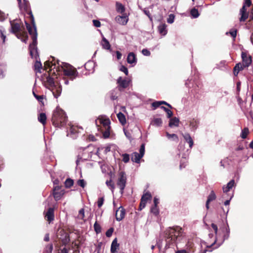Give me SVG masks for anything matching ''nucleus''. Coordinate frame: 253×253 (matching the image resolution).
Segmentation results:
<instances>
[{
    "mask_svg": "<svg viewBox=\"0 0 253 253\" xmlns=\"http://www.w3.org/2000/svg\"><path fill=\"white\" fill-rule=\"evenodd\" d=\"M142 156H141L139 153L136 152H133L131 154V161L136 163H139L140 159L142 158Z\"/></svg>",
    "mask_w": 253,
    "mask_h": 253,
    "instance_id": "nucleus-21",
    "label": "nucleus"
},
{
    "mask_svg": "<svg viewBox=\"0 0 253 253\" xmlns=\"http://www.w3.org/2000/svg\"><path fill=\"white\" fill-rule=\"evenodd\" d=\"M127 62L130 64L135 65L137 63V58L135 54L133 52L128 53L127 57Z\"/></svg>",
    "mask_w": 253,
    "mask_h": 253,
    "instance_id": "nucleus-17",
    "label": "nucleus"
},
{
    "mask_svg": "<svg viewBox=\"0 0 253 253\" xmlns=\"http://www.w3.org/2000/svg\"><path fill=\"white\" fill-rule=\"evenodd\" d=\"M242 59V64L245 65L244 67L248 68L252 63V57L251 55L248 54L245 52H242L241 54Z\"/></svg>",
    "mask_w": 253,
    "mask_h": 253,
    "instance_id": "nucleus-13",
    "label": "nucleus"
},
{
    "mask_svg": "<svg viewBox=\"0 0 253 253\" xmlns=\"http://www.w3.org/2000/svg\"><path fill=\"white\" fill-rule=\"evenodd\" d=\"M229 33L230 34L231 36L234 39V40H235V39L236 37V36H237V30H231L230 31V32Z\"/></svg>",
    "mask_w": 253,
    "mask_h": 253,
    "instance_id": "nucleus-54",
    "label": "nucleus"
},
{
    "mask_svg": "<svg viewBox=\"0 0 253 253\" xmlns=\"http://www.w3.org/2000/svg\"><path fill=\"white\" fill-rule=\"evenodd\" d=\"M166 136L168 139H172L173 141L178 143L179 139L178 136L175 134H170L168 132H166Z\"/></svg>",
    "mask_w": 253,
    "mask_h": 253,
    "instance_id": "nucleus-32",
    "label": "nucleus"
},
{
    "mask_svg": "<svg viewBox=\"0 0 253 253\" xmlns=\"http://www.w3.org/2000/svg\"><path fill=\"white\" fill-rule=\"evenodd\" d=\"M53 250V245L52 244H48L46 246L45 248V252L46 253H51Z\"/></svg>",
    "mask_w": 253,
    "mask_h": 253,
    "instance_id": "nucleus-46",
    "label": "nucleus"
},
{
    "mask_svg": "<svg viewBox=\"0 0 253 253\" xmlns=\"http://www.w3.org/2000/svg\"><path fill=\"white\" fill-rule=\"evenodd\" d=\"M162 120L161 118H154L151 122V124L156 126H160L162 125Z\"/></svg>",
    "mask_w": 253,
    "mask_h": 253,
    "instance_id": "nucleus-33",
    "label": "nucleus"
},
{
    "mask_svg": "<svg viewBox=\"0 0 253 253\" xmlns=\"http://www.w3.org/2000/svg\"><path fill=\"white\" fill-rule=\"evenodd\" d=\"M117 83L119 84V89L120 90H121V88H126L128 86V83L126 80L122 79V77L118 78Z\"/></svg>",
    "mask_w": 253,
    "mask_h": 253,
    "instance_id": "nucleus-20",
    "label": "nucleus"
},
{
    "mask_svg": "<svg viewBox=\"0 0 253 253\" xmlns=\"http://www.w3.org/2000/svg\"><path fill=\"white\" fill-rule=\"evenodd\" d=\"M119 246V244L117 243V239L115 238L112 242L111 247V252L114 253L117 250V247Z\"/></svg>",
    "mask_w": 253,
    "mask_h": 253,
    "instance_id": "nucleus-34",
    "label": "nucleus"
},
{
    "mask_svg": "<svg viewBox=\"0 0 253 253\" xmlns=\"http://www.w3.org/2000/svg\"><path fill=\"white\" fill-rule=\"evenodd\" d=\"M57 238L61 241L62 245H65L70 242L69 234L64 230H61L57 233Z\"/></svg>",
    "mask_w": 253,
    "mask_h": 253,
    "instance_id": "nucleus-11",
    "label": "nucleus"
},
{
    "mask_svg": "<svg viewBox=\"0 0 253 253\" xmlns=\"http://www.w3.org/2000/svg\"><path fill=\"white\" fill-rule=\"evenodd\" d=\"M174 19V15L172 14H170L169 16V18L167 19V22L171 24L173 22Z\"/></svg>",
    "mask_w": 253,
    "mask_h": 253,
    "instance_id": "nucleus-53",
    "label": "nucleus"
},
{
    "mask_svg": "<svg viewBox=\"0 0 253 253\" xmlns=\"http://www.w3.org/2000/svg\"><path fill=\"white\" fill-rule=\"evenodd\" d=\"M152 198V195L149 192H147L145 193H144L141 197L138 210L140 211L144 209L146 206L147 201L151 200Z\"/></svg>",
    "mask_w": 253,
    "mask_h": 253,
    "instance_id": "nucleus-12",
    "label": "nucleus"
},
{
    "mask_svg": "<svg viewBox=\"0 0 253 253\" xmlns=\"http://www.w3.org/2000/svg\"><path fill=\"white\" fill-rule=\"evenodd\" d=\"M65 193V190L62 189L61 186H54L52 189V195L56 201H58L61 199Z\"/></svg>",
    "mask_w": 253,
    "mask_h": 253,
    "instance_id": "nucleus-10",
    "label": "nucleus"
},
{
    "mask_svg": "<svg viewBox=\"0 0 253 253\" xmlns=\"http://www.w3.org/2000/svg\"><path fill=\"white\" fill-rule=\"evenodd\" d=\"M225 230L226 233L223 236V241L229 238L230 234V229L228 226L226 227Z\"/></svg>",
    "mask_w": 253,
    "mask_h": 253,
    "instance_id": "nucleus-50",
    "label": "nucleus"
},
{
    "mask_svg": "<svg viewBox=\"0 0 253 253\" xmlns=\"http://www.w3.org/2000/svg\"><path fill=\"white\" fill-rule=\"evenodd\" d=\"M52 58V60L50 61L49 60L46 61L44 63V69L46 70L47 69H50L48 72V76L46 77V83L50 87H53L55 86V83L54 81V79L53 77H51L50 75H52L53 76H56L55 74V66H56V62H55V58L54 57H51Z\"/></svg>",
    "mask_w": 253,
    "mask_h": 253,
    "instance_id": "nucleus-6",
    "label": "nucleus"
},
{
    "mask_svg": "<svg viewBox=\"0 0 253 253\" xmlns=\"http://www.w3.org/2000/svg\"><path fill=\"white\" fill-rule=\"evenodd\" d=\"M114 231V228L111 227L109 228L106 232V236L107 237H110L112 236V233Z\"/></svg>",
    "mask_w": 253,
    "mask_h": 253,
    "instance_id": "nucleus-56",
    "label": "nucleus"
},
{
    "mask_svg": "<svg viewBox=\"0 0 253 253\" xmlns=\"http://www.w3.org/2000/svg\"><path fill=\"white\" fill-rule=\"evenodd\" d=\"M211 226L212 228V229L214 230L215 233L216 234H217V230H218V228H217V225L216 224H215L214 223H212L211 224Z\"/></svg>",
    "mask_w": 253,
    "mask_h": 253,
    "instance_id": "nucleus-63",
    "label": "nucleus"
},
{
    "mask_svg": "<svg viewBox=\"0 0 253 253\" xmlns=\"http://www.w3.org/2000/svg\"><path fill=\"white\" fill-rule=\"evenodd\" d=\"M142 53L145 56H150L151 53L147 49H143L142 50Z\"/></svg>",
    "mask_w": 253,
    "mask_h": 253,
    "instance_id": "nucleus-60",
    "label": "nucleus"
},
{
    "mask_svg": "<svg viewBox=\"0 0 253 253\" xmlns=\"http://www.w3.org/2000/svg\"><path fill=\"white\" fill-rule=\"evenodd\" d=\"M93 24L95 27H100L101 26V23L98 20H93Z\"/></svg>",
    "mask_w": 253,
    "mask_h": 253,
    "instance_id": "nucleus-59",
    "label": "nucleus"
},
{
    "mask_svg": "<svg viewBox=\"0 0 253 253\" xmlns=\"http://www.w3.org/2000/svg\"><path fill=\"white\" fill-rule=\"evenodd\" d=\"M11 32L14 34L17 38L21 39L24 42H26L28 39V34L26 31L21 29V22L18 20L10 21Z\"/></svg>",
    "mask_w": 253,
    "mask_h": 253,
    "instance_id": "nucleus-5",
    "label": "nucleus"
},
{
    "mask_svg": "<svg viewBox=\"0 0 253 253\" xmlns=\"http://www.w3.org/2000/svg\"><path fill=\"white\" fill-rule=\"evenodd\" d=\"M186 249L189 251V252H192V253H194V251H195V249H194V244L193 243V242L191 241V240H189L186 245Z\"/></svg>",
    "mask_w": 253,
    "mask_h": 253,
    "instance_id": "nucleus-31",
    "label": "nucleus"
},
{
    "mask_svg": "<svg viewBox=\"0 0 253 253\" xmlns=\"http://www.w3.org/2000/svg\"><path fill=\"white\" fill-rule=\"evenodd\" d=\"M126 214V211L122 207H120L116 212V218L117 221L122 220L125 217Z\"/></svg>",
    "mask_w": 253,
    "mask_h": 253,
    "instance_id": "nucleus-15",
    "label": "nucleus"
},
{
    "mask_svg": "<svg viewBox=\"0 0 253 253\" xmlns=\"http://www.w3.org/2000/svg\"><path fill=\"white\" fill-rule=\"evenodd\" d=\"M125 17H123L120 15L117 16L115 17V21L119 24L122 25H126L127 23V19H125Z\"/></svg>",
    "mask_w": 253,
    "mask_h": 253,
    "instance_id": "nucleus-25",
    "label": "nucleus"
},
{
    "mask_svg": "<svg viewBox=\"0 0 253 253\" xmlns=\"http://www.w3.org/2000/svg\"><path fill=\"white\" fill-rule=\"evenodd\" d=\"M45 219L50 223L54 219V210L53 208H49L45 214Z\"/></svg>",
    "mask_w": 253,
    "mask_h": 253,
    "instance_id": "nucleus-14",
    "label": "nucleus"
},
{
    "mask_svg": "<svg viewBox=\"0 0 253 253\" xmlns=\"http://www.w3.org/2000/svg\"><path fill=\"white\" fill-rule=\"evenodd\" d=\"M58 253H68V251L65 247H64L62 249L58 250Z\"/></svg>",
    "mask_w": 253,
    "mask_h": 253,
    "instance_id": "nucleus-64",
    "label": "nucleus"
},
{
    "mask_svg": "<svg viewBox=\"0 0 253 253\" xmlns=\"http://www.w3.org/2000/svg\"><path fill=\"white\" fill-rule=\"evenodd\" d=\"M165 112L167 113V117L168 118H170L172 116L173 113L170 109H168Z\"/></svg>",
    "mask_w": 253,
    "mask_h": 253,
    "instance_id": "nucleus-61",
    "label": "nucleus"
},
{
    "mask_svg": "<svg viewBox=\"0 0 253 253\" xmlns=\"http://www.w3.org/2000/svg\"><path fill=\"white\" fill-rule=\"evenodd\" d=\"M65 186L67 188H69L74 184V180L70 178H67L64 183Z\"/></svg>",
    "mask_w": 253,
    "mask_h": 253,
    "instance_id": "nucleus-37",
    "label": "nucleus"
},
{
    "mask_svg": "<svg viewBox=\"0 0 253 253\" xmlns=\"http://www.w3.org/2000/svg\"><path fill=\"white\" fill-rule=\"evenodd\" d=\"M145 153V144L143 143L141 145L139 149V154L141 156L143 157Z\"/></svg>",
    "mask_w": 253,
    "mask_h": 253,
    "instance_id": "nucleus-49",
    "label": "nucleus"
},
{
    "mask_svg": "<svg viewBox=\"0 0 253 253\" xmlns=\"http://www.w3.org/2000/svg\"><path fill=\"white\" fill-rule=\"evenodd\" d=\"M38 119L43 126L46 125L47 117L44 113H41L38 116Z\"/></svg>",
    "mask_w": 253,
    "mask_h": 253,
    "instance_id": "nucleus-22",
    "label": "nucleus"
},
{
    "mask_svg": "<svg viewBox=\"0 0 253 253\" xmlns=\"http://www.w3.org/2000/svg\"><path fill=\"white\" fill-rule=\"evenodd\" d=\"M235 182L234 179L231 180L226 185H224L222 187L223 192L224 193H227L229 192L233 187L235 186Z\"/></svg>",
    "mask_w": 253,
    "mask_h": 253,
    "instance_id": "nucleus-16",
    "label": "nucleus"
},
{
    "mask_svg": "<svg viewBox=\"0 0 253 253\" xmlns=\"http://www.w3.org/2000/svg\"><path fill=\"white\" fill-rule=\"evenodd\" d=\"M101 126L97 125L98 129L102 133L103 137L105 139L109 137L110 135V120L109 118H98Z\"/></svg>",
    "mask_w": 253,
    "mask_h": 253,
    "instance_id": "nucleus-7",
    "label": "nucleus"
},
{
    "mask_svg": "<svg viewBox=\"0 0 253 253\" xmlns=\"http://www.w3.org/2000/svg\"><path fill=\"white\" fill-rule=\"evenodd\" d=\"M101 45L103 48L105 49L110 50L111 49V45L109 41L104 37L102 38Z\"/></svg>",
    "mask_w": 253,
    "mask_h": 253,
    "instance_id": "nucleus-28",
    "label": "nucleus"
},
{
    "mask_svg": "<svg viewBox=\"0 0 253 253\" xmlns=\"http://www.w3.org/2000/svg\"><path fill=\"white\" fill-rule=\"evenodd\" d=\"M35 98L42 104V105H44V102H43V95H35Z\"/></svg>",
    "mask_w": 253,
    "mask_h": 253,
    "instance_id": "nucleus-51",
    "label": "nucleus"
},
{
    "mask_svg": "<svg viewBox=\"0 0 253 253\" xmlns=\"http://www.w3.org/2000/svg\"><path fill=\"white\" fill-rule=\"evenodd\" d=\"M106 184L107 186L109 188V189L112 191V192H113L115 186L114 182L111 179H110L109 180H107L106 181Z\"/></svg>",
    "mask_w": 253,
    "mask_h": 253,
    "instance_id": "nucleus-36",
    "label": "nucleus"
},
{
    "mask_svg": "<svg viewBox=\"0 0 253 253\" xmlns=\"http://www.w3.org/2000/svg\"><path fill=\"white\" fill-rule=\"evenodd\" d=\"M125 134L126 136L129 140H131L132 139L131 133L128 130H126L125 129H124Z\"/></svg>",
    "mask_w": 253,
    "mask_h": 253,
    "instance_id": "nucleus-52",
    "label": "nucleus"
},
{
    "mask_svg": "<svg viewBox=\"0 0 253 253\" xmlns=\"http://www.w3.org/2000/svg\"><path fill=\"white\" fill-rule=\"evenodd\" d=\"M199 124V121L197 120L193 119L192 120L190 121V126L193 130H195L198 127V125Z\"/></svg>",
    "mask_w": 253,
    "mask_h": 253,
    "instance_id": "nucleus-35",
    "label": "nucleus"
},
{
    "mask_svg": "<svg viewBox=\"0 0 253 253\" xmlns=\"http://www.w3.org/2000/svg\"><path fill=\"white\" fill-rule=\"evenodd\" d=\"M126 183V176L125 172L121 171L118 174L117 184L120 189V192L123 194Z\"/></svg>",
    "mask_w": 253,
    "mask_h": 253,
    "instance_id": "nucleus-9",
    "label": "nucleus"
},
{
    "mask_svg": "<svg viewBox=\"0 0 253 253\" xmlns=\"http://www.w3.org/2000/svg\"><path fill=\"white\" fill-rule=\"evenodd\" d=\"M151 212L155 215H157L159 213V209L158 206H153L151 209Z\"/></svg>",
    "mask_w": 253,
    "mask_h": 253,
    "instance_id": "nucleus-41",
    "label": "nucleus"
},
{
    "mask_svg": "<svg viewBox=\"0 0 253 253\" xmlns=\"http://www.w3.org/2000/svg\"><path fill=\"white\" fill-rule=\"evenodd\" d=\"M117 118L120 123L124 126L126 124V119L125 115L122 112H119L117 114Z\"/></svg>",
    "mask_w": 253,
    "mask_h": 253,
    "instance_id": "nucleus-29",
    "label": "nucleus"
},
{
    "mask_svg": "<svg viewBox=\"0 0 253 253\" xmlns=\"http://www.w3.org/2000/svg\"><path fill=\"white\" fill-rule=\"evenodd\" d=\"M53 87L54 88L52 89V93L54 95V96L57 98L61 94L62 91L61 86V85L56 86V85H55V86H53Z\"/></svg>",
    "mask_w": 253,
    "mask_h": 253,
    "instance_id": "nucleus-23",
    "label": "nucleus"
},
{
    "mask_svg": "<svg viewBox=\"0 0 253 253\" xmlns=\"http://www.w3.org/2000/svg\"><path fill=\"white\" fill-rule=\"evenodd\" d=\"M120 71H121L122 72H123L126 75V76L128 75V71L127 68L126 66L122 65L121 67Z\"/></svg>",
    "mask_w": 253,
    "mask_h": 253,
    "instance_id": "nucleus-57",
    "label": "nucleus"
},
{
    "mask_svg": "<svg viewBox=\"0 0 253 253\" xmlns=\"http://www.w3.org/2000/svg\"><path fill=\"white\" fill-rule=\"evenodd\" d=\"M182 135L185 141L189 144L190 148H192L193 145V141L189 133L182 134Z\"/></svg>",
    "mask_w": 253,
    "mask_h": 253,
    "instance_id": "nucleus-26",
    "label": "nucleus"
},
{
    "mask_svg": "<svg viewBox=\"0 0 253 253\" xmlns=\"http://www.w3.org/2000/svg\"><path fill=\"white\" fill-rule=\"evenodd\" d=\"M190 14L194 18H197L199 16L198 10L195 8H194L191 10Z\"/></svg>",
    "mask_w": 253,
    "mask_h": 253,
    "instance_id": "nucleus-40",
    "label": "nucleus"
},
{
    "mask_svg": "<svg viewBox=\"0 0 253 253\" xmlns=\"http://www.w3.org/2000/svg\"><path fill=\"white\" fill-rule=\"evenodd\" d=\"M216 196L214 193V192L212 190L211 191L210 195L208 197V199L206 203V207L207 210L209 209L210 206L209 204L210 203L215 200L216 199Z\"/></svg>",
    "mask_w": 253,
    "mask_h": 253,
    "instance_id": "nucleus-18",
    "label": "nucleus"
},
{
    "mask_svg": "<svg viewBox=\"0 0 253 253\" xmlns=\"http://www.w3.org/2000/svg\"><path fill=\"white\" fill-rule=\"evenodd\" d=\"M56 63L58 66H55V71L58 74H59L60 72H63V75L65 77H68L69 80L71 81H73L78 77V72L77 69L73 66L64 62H61V64H60L58 60H57Z\"/></svg>",
    "mask_w": 253,
    "mask_h": 253,
    "instance_id": "nucleus-2",
    "label": "nucleus"
},
{
    "mask_svg": "<svg viewBox=\"0 0 253 253\" xmlns=\"http://www.w3.org/2000/svg\"><path fill=\"white\" fill-rule=\"evenodd\" d=\"M35 70L40 72V70L42 68V65L41 62L37 61L34 65Z\"/></svg>",
    "mask_w": 253,
    "mask_h": 253,
    "instance_id": "nucleus-45",
    "label": "nucleus"
},
{
    "mask_svg": "<svg viewBox=\"0 0 253 253\" xmlns=\"http://www.w3.org/2000/svg\"><path fill=\"white\" fill-rule=\"evenodd\" d=\"M5 32L3 29L2 27H0V38L2 40V42L4 43L5 42V39H6V36L5 35Z\"/></svg>",
    "mask_w": 253,
    "mask_h": 253,
    "instance_id": "nucleus-44",
    "label": "nucleus"
},
{
    "mask_svg": "<svg viewBox=\"0 0 253 253\" xmlns=\"http://www.w3.org/2000/svg\"><path fill=\"white\" fill-rule=\"evenodd\" d=\"M108 95L112 100H116L118 98V92L116 89L111 90L108 93Z\"/></svg>",
    "mask_w": 253,
    "mask_h": 253,
    "instance_id": "nucleus-30",
    "label": "nucleus"
},
{
    "mask_svg": "<svg viewBox=\"0 0 253 253\" xmlns=\"http://www.w3.org/2000/svg\"><path fill=\"white\" fill-rule=\"evenodd\" d=\"M79 215L81 216V218L83 219L84 217V209H81L79 211Z\"/></svg>",
    "mask_w": 253,
    "mask_h": 253,
    "instance_id": "nucleus-62",
    "label": "nucleus"
},
{
    "mask_svg": "<svg viewBox=\"0 0 253 253\" xmlns=\"http://www.w3.org/2000/svg\"><path fill=\"white\" fill-rule=\"evenodd\" d=\"M77 184L82 188H84L86 183L84 179H79L77 181Z\"/></svg>",
    "mask_w": 253,
    "mask_h": 253,
    "instance_id": "nucleus-55",
    "label": "nucleus"
},
{
    "mask_svg": "<svg viewBox=\"0 0 253 253\" xmlns=\"http://www.w3.org/2000/svg\"><path fill=\"white\" fill-rule=\"evenodd\" d=\"M104 198L103 197H101V198H99L98 200V201H97V206L98 207V208H100L103 204V202H104Z\"/></svg>",
    "mask_w": 253,
    "mask_h": 253,
    "instance_id": "nucleus-58",
    "label": "nucleus"
},
{
    "mask_svg": "<svg viewBox=\"0 0 253 253\" xmlns=\"http://www.w3.org/2000/svg\"><path fill=\"white\" fill-rule=\"evenodd\" d=\"M243 66L244 65L240 62L236 64L233 68V74L234 76H237L240 71H242L245 68H247L246 67H244Z\"/></svg>",
    "mask_w": 253,
    "mask_h": 253,
    "instance_id": "nucleus-19",
    "label": "nucleus"
},
{
    "mask_svg": "<svg viewBox=\"0 0 253 253\" xmlns=\"http://www.w3.org/2000/svg\"><path fill=\"white\" fill-rule=\"evenodd\" d=\"M20 8L23 9L24 11L26 12L27 15H29V17L30 19V21L33 27H35V22L34 20V15L32 14V12L31 9L30 4L28 0H23V3L21 4V6H19Z\"/></svg>",
    "mask_w": 253,
    "mask_h": 253,
    "instance_id": "nucleus-8",
    "label": "nucleus"
},
{
    "mask_svg": "<svg viewBox=\"0 0 253 253\" xmlns=\"http://www.w3.org/2000/svg\"><path fill=\"white\" fill-rule=\"evenodd\" d=\"M25 24L27 30L29 34L31 36L32 40L33 41L32 43L30 44L29 47L30 55L33 58L34 57H36L38 53L37 47L38 43L37 30L36 26L35 27H32L29 23L27 22H25Z\"/></svg>",
    "mask_w": 253,
    "mask_h": 253,
    "instance_id": "nucleus-4",
    "label": "nucleus"
},
{
    "mask_svg": "<svg viewBox=\"0 0 253 253\" xmlns=\"http://www.w3.org/2000/svg\"><path fill=\"white\" fill-rule=\"evenodd\" d=\"M184 230L179 226L169 227L165 231V238L167 244H176L184 237Z\"/></svg>",
    "mask_w": 253,
    "mask_h": 253,
    "instance_id": "nucleus-1",
    "label": "nucleus"
},
{
    "mask_svg": "<svg viewBox=\"0 0 253 253\" xmlns=\"http://www.w3.org/2000/svg\"><path fill=\"white\" fill-rule=\"evenodd\" d=\"M160 101H156L151 104L153 110H155L161 106Z\"/></svg>",
    "mask_w": 253,
    "mask_h": 253,
    "instance_id": "nucleus-47",
    "label": "nucleus"
},
{
    "mask_svg": "<svg viewBox=\"0 0 253 253\" xmlns=\"http://www.w3.org/2000/svg\"><path fill=\"white\" fill-rule=\"evenodd\" d=\"M51 122L53 126L56 127L64 126L67 122V117L65 112L59 107H56L53 112Z\"/></svg>",
    "mask_w": 253,
    "mask_h": 253,
    "instance_id": "nucleus-3",
    "label": "nucleus"
},
{
    "mask_svg": "<svg viewBox=\"0 0 253 253\" xmlns=\"http://www.w3.org/2000/svg\"><path fill=\"white\" fill-rule=\"evenodd\" d=\"M123 157V161L125 163H127L129 161V155L126 153L123 154L122 155Z\"/></svg>",
    "mask_w": 253,
    "mask_h": 253,
    "instance_id": "nucleus-48",
    "label": "nucleus"
},
{
    "mask_svg": "<svg viewBox=\"0 0 253 253\" xmlns=\"http://www.w3.org/2000/svg\"><path fill=\"white\" fill-rule=\"evenodd\" d=\"M249 133V130L248 127H245L242 131L241 134V137L243 139H245L247 138L248 134Z\"/></svg>",
    "mask_w": 253,
    "mask_h": 253,
    "instance_id": "nucleus-39",
    "label": "nucleus"
},
{
    "mask_svg": "<svg viewBox=\"0 0 253 253\" xmlns=\"http://www.w3.org/2000/svg\"><path fill=\"white\" fill-rule=\"evenodd\" d=\"M158 31L159 33L165 36L167 33V25L165 24L160 25L158 27Z\"/></svg>",
    "mask_w": 253,
    "mask_h": 253,
    "instance_id": "nucleus-27",
    "label": "nucleus"
},
{
    "mask_svg": "<svg viewBox=\"0 0 253 253\" xmlns=\"http://www.w3.org/2000/svg\"><path fill=\"white\" fill-rule=\"evenodd\" d=\"M241 15V17L240 18V21L241 22H244L249 17V13L247 12H244V13H240Z\"/></svg>",
    "mask_w": 253,
    "mask_h": 253,
    "instance_id": "nucleus-42",
    "label": "nucleus"
},
{
    "mask_svg": "<svg viewBox=\"0 0 253 253\" xmlns=\"http://www.w3.org/2000/svg\"><path fill=\"white\" fill-rule=\"evenodd\" d=\"M116 6L118 12L123 13L125 11V7L122 3L117 2Z\"/></svg>",
    "mask_w": 253,
    "mask_h": 253,
    "instance_id": "nucleus-38",
    "label": "nucleus"
},
{
    "mask_svg": "<svg viewBox=\"0 0 253 253\" xmlns=\"http://www.w3.org/2000/svg\"><path fill=\"white\" fill-rule=\"evenodd\" d=\"M179 120L176 117H173L170 119L169 123V126L170 127L172 126H179Z\"/></svg>",
    "mask_w": 253,
    "mask_h": 253,
    "instance_id": "nucleus-24",
    "label": "nucleus"
},
{
    "mask_svg": "<svg viewBox=\"0 0 253 253\" xmlns=\"http://www.w3.org/2000/svg\"><path fill=\"white\" fill-rule=\"evenodd\" d=\"M94 229L97 234L101 232V227L97 221L94 224Z\"/></svg>",
    "mask_w": 253,
    "mask_h": 253,
    "instance_id": "nucleus-43",
    "label": "nucleus"
}]
</instances>
